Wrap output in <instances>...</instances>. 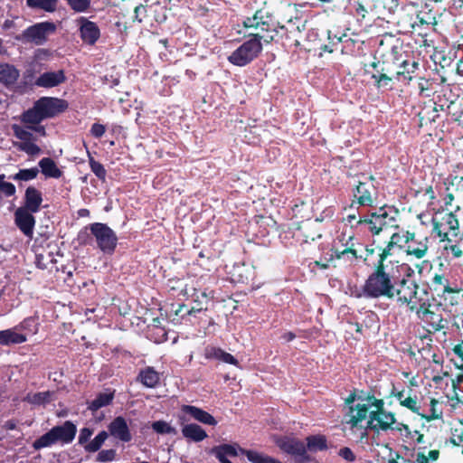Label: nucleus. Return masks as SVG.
Returning a JSON list of instances; mask_svg holds the SVG:
<instances>
[{"mask_svg":"<svg viewBox=\"0 0 463 463\" xmlns=\"http://www.w3.org/2000/svg\"><path fill=\"white\" fill-rule=\"evenodd\" d=\"M379 259L374 266L373 272L365 280L363 286L364 294L369 298H393L394 284L401 269L406 265L400 260L389 259L388 255L377 247Z\"/></svg>","mask_w":463,"mask_h":463,"instance_id":"f257e3e1","label":"nucleus"},{"mask_svg":"<svg viewBox=\"0 0 463 463\" xmlns=\"http://www.w3.org/2000/svg\"><path fill=\"white\" fill-rule=\"evenodd\" d=\"M382 250L393 260H400L399 256L402 251L410 257L421 260L428 254L429 239L410 232H393Z\"/></svg>","mask_w":463,"mask_h":463,"instance_id":"f03ea898","label":"nucleus"},{"mask_svg":"<svg viewBox=\"0 0 463 463\" xmlns=\"http://www.w3.org/2000/svg\"><path fill=\"white\" fill-rule=\"evenodd\" d=\"M65 100L43 97L38 99L33 107L22 115V121L25 124L37 125L45 118H52L67 109Z\"/></svg>","mask_w":463,"mask_h":463,"instance_id":"7ed1b4c3","label":"nucleus"},{"mask_svg":"<svg viewBox=\"0 0 463 463\" xmlns=\"http://www.w3.org/2000/svg\"><path fill=\"white\" fill-rule=\"evenodd\" d=\"M252 38L241 43L236 50H234L228 57L227 60L230 63L243 67L255 60L262 51L261 40L266 42L273 40V35L264 36L260 33H251Z\"/></svg>","mask_w":463,"mask_h":463,"instance_id":"20e7f679","label":"nucleus"},{"mask_svg":"<svg viewBox=\"0 0 463 463\" xmlns=\"http://www.w3.org/2000/svg\"><path fill=\"white\" fill-rule=\"evenodd\" d=\"M76 434V427L71 421H66L61 426L52 428L50 431L40 437L33 442V448L40 449L50 447L58 441L70 443Z\"/></svg>","mask_w":463,"mask_h":463,"instance_id":"39448f33","label":"nucleus"},{"mask_svg":"<svg viewBox=\"0 0 463 463\" xmlns=\"http://www.w3.org/2000/svg\"><path fill=\"white\" fill-rule=\"evenodd\" d=\"M383 404V400L373 398L372 405L374 410L370 411L368 428L376 431H385L393 428L396 423L395 415L392 412L386 411Z\"/></svg>","mask_w":463,"mask_h":463,"instance_id":"423d86ee","label":"nucleus"},{"mask_svg":"<svg viewBox=\"0 0 463 463\" xmlns=\"http://www.w3.org/2000/svg\"><path fill=\"white\" fill-rule=\"evenodd\" d=\"M432 223L433 231L441 241H451L450 237H457L459 234V222L453 213H441L436 215Z\"/></svg>","mask_w":463,"mask_h":463,"instance_id":"0eeeda50","label":"nucleus"},{"mask_svg":"<svg viewBox=\"0 0 463 463\" xmlns=\"http://www.w3.org/2000/svg\"><path fill=\"white\" fill-rule=\"evenodd\" d=\"M98 248L106 254H112L117 246L118 238L115 232L106 224L96 222L90 227Z\"/></svg>","mask_w":463,"mask_h":463,"instance_id":"6e6552de","label":"nucleus"},{"mask_svg":"<svg viewBox=\"0 0 463 463\" xmlns=\"http://www.w3.org/2000/svg\"><path fill=\"white\" fill-rule=\"evenodd\" d=\"M418 289L419 287L412 281L404 279L400 280L398 284L395 281L393 298H396L397 301L408 305L410 309L414 311L421 303L418 296Z\"/></svg>","mask_w":463,"mask_h":463,"instance_id":"1a4fd4ad","label":"nucleus"},{"mask_svg":"<svg viewBox=\"0 0 463 463\" xmlns=\"http://www.w3.org/2000/svg\"><path fill=\"white\" fill-rule=\"evenodd\" d=\"M358 224H365L374 234L386 232L390 228L397 227V221L391 216L385 208H380L377 212L371 213L366 219H359Z\"/></svg>","mask_w":463,"mask_h":463,"instance_id":"9d476101","label":"nucleus"},{"mask_svg":"<svg viewBox=\"0 0 463 463\" xmlns=\"http://www.w3.org/2000/svg\"><path fill=\"white\" fill-rule=\"evenodd\" d=\"M55 31L56 25L52 22L37 23L26 28L22 33L20 39L25 43L42 45L47 41L48 36Z\"/></svg>","mask_w":463,"mask_h":463,"instance_id":"9b49d317","label":"nucleus"},{"mask_svg":"<svg viewBox=\"0 0 463 463\" xmlns=\"http://www.w3.org/2000/svg\"><path fill=\"white\" fill-rule=\"evenodd\" d=\"M416 312L417 317L428 326L431 327V329L435 331H439L444 328L443 318L441 314L436 312L433 309H430V305H426L425 303H420L417 309L414 310Z\"/></svg>","mask_w":463,"mask_h":463,"instance_id":"f8f14e48","label":"nucleus"},{"mask_svg":"<svg viewBox=\"0 0 463 463\" xmlns=\"http://www.w3.org/2000/svg\"><path fill=\"white\" fill-rule=\"evenodd\" d=\"M373 398L366 401L365 403H357L354 406H349V411L345 415V423L350 425L351 428L356 427L360 422L370 416V409Z\"/></svg>","mask_w":463,"mask_h":463,"instance_id":"ddd939ff","label":"nucleus"},{"mask_svg":"<svg viewBox=\"0 0 463 463\" xmlns=\"http://www.w3.org/2000/svg\"><path fill=\"white\" fill-rule=\"evenodd\" d=\"M276 444L285 452L294 455L300 460L307 459V449L305 444L296 439L280 437L276 439Z\"/></svg>","mask_w":463,"mask_h":463,"instance_id":"4468645a","label":"nucleus"},{"mask_svg":"<svg viewBox=\"0 0 463 463\" xmlns=\"http://www.w3.org/2000/svg\"><path fill=\"white\" fill-rule=\"evenodd\" d=\"M81 40L88 44H94L100 36L99 26L85 17L76 20Z\"/></svg>","mask_w":463,"mask_h":463,"instance_id":"2eb2a0df","label":"nucleus"},{"mask_svg":"<svg viewBox=\"0 0 463 463\" xmlns=\"http://www.w3.org/2000/svg\"><path fill=\"white\" fill-rule=\"evenodd\" d=\"M14 222L26 237H33L35 220L30 211L23 207L18 208L14 213Z\"/></svg>","mask_w":463,"mask_h":463,"instance_id":"dca6fc26","label":"nucleus"},{"mask_svg":"<svg viewBox=\"0 0 463 463\" xmlns=\"http://www.w3.org/2000/svg\"><path fill=\"white\" fill-rule=\"evenodd\" d=\"M271 22V17L267 12L258 10L252 17H248L243 21V25L245 28L269 32L272 27Z\"/></svg>","mask_w":463,"mask_h":463,"instance_id":"f3484780","label":"nucleus"},{"mask_svg":"<svg viewBox=\"0 0 463 463\" xmlns=\"http://www.w3.org/2000/svg\"><path fill=\"white\" fill-rule=\"evenodd\" d=\"M12 129L15 137L20 139V142L27 140H36L33 135V131L39 134L40 136H45V128L43 126L27 124V126H21L14 124L12 126Z\"/></svg>","mask_w":463,"mask_h":463,"instance_id":"a211bd4d","label":"nucleus"},{"mask_svg":"<svg viewBox=\"0 0 463 463\" xmlns=\"http://www.w3.org/2000/svg\"><path fill=\"white\" fill-rule=\"evenodd\" d=\"M66 80L64 71L59 70L56 71H47L41 74L35 80V85L43 88H53Z\"/></svg>","mask_w":463,"mask_h":463,"instance_id":"6ab92c4d","label":"nucleus"},{"mask_svg":"<svg viewBox=\"0 0 463 463\" xmlns=\"http://www.w3.org/2000/svg\"><path fill=\"white\" fill-rule=\"evenodd\" d=\"M109 430L111 436L121 441L128 442L131 439V434L127 421L122 417L115 418L109 425Z\"/></svg>","mask_w":463,"mask_h":463,"instance_id":"aec40b11","label":"nucleus"},{"mask_svg":"<svg viewBox=\"0 0 463 463\" xmlns=\"http://www.w3.org/2000/svg\"><path fill=\"white\" fill-rule=\"evenodd\" d=\"M181 294L185 298H194V301L197 305L198 311H202L203 309H206V305L210 298H213V295L208 294L206 291H203L200 294L197 293L196 288L194 286H188L184 285L181 288Z\"/></svg>","mask_w":463,"mask_h":463,"instance_id":"412c9836","label":"nucleus"},{"mask_svg":"<svg viewBox=\"0 0 463 463\" xmlns=\"http://www.w3.org/2000/svg\"><path fill=\"white\" fill-rule=\"evenodd\" d=\"M182 411L187 414H189L194 420L207 424L210 426H215L217 424V420L214 419L207 411L192 405H184L182 407Z\"/></svg>","mask_w":463,"mask_h":463,"instance_id":"4be33fe9","label":"nucleus"},{"mask_svg":"<svg viewBox=\"0 0 463 463\" xmlns=\"http://www.w3.org/2000/svg\"><path fill=\"white\" fill-rule=\"evenodd\" d=\"M210 452L222 463H232L229 460V458H233L238 455L237 447L231 444L215 446L210 450Z\"/></svg>","mask_w":463,"mask_h":463,"instance_id":"5701e85b","label":"nucleus"},{"mask_svg":"<svg viewBox=\"0 0 463 463\" xmlns=\"http://www.w3.org/2000/svg\"><path fill=\"white\" fill-rule=\"evenodd\" d=\"M447 204H451L453 200H463V177H453L449 183V185L447 187Z\"/></svg>","mask_w":463,"mask_h":463,"instance_id":"b1692460","label":"nucleus"},{"mask_svg":"<svg viewBox=\"0 0 463 463\" xmlns=\"http://www.w3.org/2000/svg\"><path fill=\"white\" fill-rule=\"evenodd\" d=\"M182 434L184 438L194 442H200L207 438L205 430L201 426L194 423L184 425Z\"/></svg>","mask_w":463,"mask_h":463,"instance_id":"393cba45","label":"nucleus"},{"mask_svg":"<svg viewBox=\"0 0 463 463\" xmlns=\"http://www.w3.org/2000/svg\"><path fill=\"white\" fill-rule=\"evenodd\" d=\"M19 71L11 64L0 63V83L11 85L16 82L19 78Z\"/></svg>","mask_w":463,"mask_h":463,"instance_id":"a878e982","label":"nucleus"},{"mask_svg":"<svg viewBox=\"0 0 463 463\" xmlns=\"http://www.w3.org/2000/svg\"><path fill=\"white\" fill-rule=\"evenodd\" d=\"M43 202L41 193L33 187L27 188L25 192V209L31 213H37Z\"/></svg>","mask_w":463,"mask_h":463,"instance_id":"bb28decb","label":"nucleus"},{"mask_svg":"<svg viewBox=\"0 0 463 463\" xmlns=\"http://www.w3.org/2000/svg\"><path fill=\"white\" fill-rule=\"evenodd\" d=\"M25 341L26 336L14 329L0 331V345H10L14 344H22Z\"/></svg>","mask_w":463,"mask_h":463,"instance_id":"cd10ccee","label":"nucleus"},{"mask_svg":"<svg viewBox=\"0 0 463 463\" xmlns=\"http://www.w3.org/2000/svg\"><path fill=\"white\" fill-rule=\"evenodd\" d=\"M431 286L433 290L443 294L458 292V289L452 288L449 286V279L442 274H434L431 279Z\"/></svg>","mask_w":463,"mask_h":463,"instance_id":"c85d7f7f","label":"nucleus"},{"mask_svg":"<svg viewBox=\"0 0 463 463\" xmlns=\"http://www.w3.org/2000/svg\"><path fill=\"white\" fill-rule=\"evenodd\" d=\"M42 173L52 178H59L61 176L62 172L57 167L55 162L48 157H44L39 162Z\"/></svg>","mask_w":463,"mask_h":463,"instance_id":"c756f323","label":"nucleus"},{"mask_svg":"<svg viewBox=\"0 0 463 463\" xmlns=\"http://www.w3.org/2000/svg\"><path fill=\"white\" fill-rule=\"evenodd\" d=\"M139 378L141 383L149 388L156 386L160 380L159 373L152 367H147L141 371L139 373Z\"/></svg>","mask_w":463,"mask_h":463,"instance_id":"7c9ffc66","label":"nucleus"},{"mask_svg":"<svg viewBox=\"0 0 463 463\" xmlns=\"http://www.w3.org/2000/svg\"><path fill=\"white\" fill-rule=\"evenodd\" d=\"M114 392L110 391H107L105 392L99 393L96 399H94L90 404L89 409L92 411H95L101 407L109 405L113 400Z\"/></svg>","mask_w":463,"mask_h":463,"instance_id":"2f4dec72","label":"nucleus"},{"mask_svg":"<svg viewBox=\"0 0 463 463\" xmlns=\"http://www.w3.org/2000/svg\"><path fill=\"white\" fill-rule=\"evenodd\" d=\"M354 196L357 197L358 203L361 205H371L373 203L371 193L364 183L360 182L356 186Z\"/></svg>","mask_w":463,"mask_h":463,"instance_id":"473e14b6","label":"nucleus"},{"mask_svg":"<svg viewBox=\"0 0 463 463\" xmlns=\"http://www.w3.org/2000/svg\"><path fill=\"white\" fill-rule=\"evenodd\" d=\"M52 395L51 392L28 393L24 401L33 405H43L52 400Z\"/></svg>","mask_w":463,"mask_h":463,"instance_id":"72a5a7b5","label":"nucleus"},{"mask_svg":"<svg viewBox=\"0 0 463 463\" xmlns=\"http://www.w3.org/2000/svg\"><path fill=\"white\" fill-rule=\"evenodd\" d=\"M58 0H27V5L31 8L41 9L45 12H53L56 9Z\"/></svg>","mask_w":463,"mask_h":463,"instance_id":"f704fd0d","label":"nucleus"},{"mask_svg":"<svg viewBox=\"0 0 463 463\" xmlns=\"http://www.w3.org/2000/svg\"><path fill=\"white\" fill-rule=\"evenodd\" d=\"M307 447L310 451L316 452L326 449V439L325 436L315 435L307 438Z\"/></svg>","mask_w":463,"mask_h":463,"instance_id":"c9c22d12","label":"nucleus"},{"mask_svg":"<svg viewBox=\"0 0 463 463\" xmlns=\"http://www.w3.org/2000/svg\"><path fill=\"white\" fill-rule=\"evenodd\" d=\"M35 140H27L15 143V146L29 156H36L41 153V148L34 143Z\"/></svg>","mask_w":463,"mask_h":463,"instance_id":"e433bc0d","label":"nucleus"},{"mask_svg":"<svg viewBox=\"0 0 463 463\" xmlns=\"http://www.w3.org/2000/svg\"><path fill=\"white\" fill-rule=\"evenodd\" d=\"M108 438L106 431L99 432L91 441L85 445V449L89 452H95L100 449Z\"/></svg>","mask_w":463,"mask_h":463,"instance_id":"4c0bfd02","label":"nucleus"},{"mask_svg":"<svg viewBox=\"0 0 463 463\" xmlns=\"http://www.w3.org/2000/svg\"><path fill=\"white\" fill-rule=\"evenodd\" d=\"M152 429L158 434H176V430L165 420L154 421Z\"/></svg>","mask_w":463,"mask_h":463,"instance_id":"58836bf2","label":"nucleus"},{"mask_svg":"<svg viewBox=\"0 0 463 463\" xmlns=\"http://www.w3.org/2000/svg\"><path fill=\"white\" fill-rule=\"evenodd\" d=\"M246 456L252 463H278L274 458L253 450L247 451Z\"/></svg>","mask_w":463,"mask_h":463,"instance_id":"ea45409f","label":"nucleus"},{"mask_svg":"<svg viewBox=\"0 0 463 463\" xmlns=\"http://www.w3.org/2000/svg\"><path fill=\"white\" fill-rule=\"evenodd\" d=\"M39 173L38 168H28V169H22L17 174L12 176L14 180H20V181H30L34 179Z\"/></svg>","mask_w":463,"mask_h":463,"instance_id":"a19ab883","label":"nucleus"},{"mask_svg":"<svg viewBox=\"0 0 463 463\" xmlns=\"http://www.w3.org/2000/svg\"><path fill=\"white\" fill-rule=\"evenodd\" d=\"M211 355L223 363L237 365L238 361L231 354L224 352L222 349H213Z\"/></svg>","mask_w":463,"mask_h":463,"instance_id":"79ce46f5","label":"nucleus"},{"mask_svg":"<svg viewBox=\"0 0 463 463\" xmlns=\"http://www.w3.org/2000/svg\"><path fill=\"white\" fill-rule=\"evenodd\" d=\"M439 402L435 399L430 400V413L426 415L423 413H420V416L422 419H425L427 421H430L433 420L439 419L442 415L441 411L438 409Z\"/></svg>","mask_w":463,"mask_h":463,"instance_id":"37998d69","label":"nucleus"},{"mask_svg":"<svg viewBox=\"0 0 463 463\" xmlns=\"http://www.w3.org/2000/svg\"><path fill=\"white\" fill-rule=\"evenodd\" d=\"M72 10L78 13L87 11L90 5V0H66Z\"/></svg>","mask_w":463,"mask_h":463,"instance_id":"c03bdc74","label":"nucleus"},{"mask_svg":"<svg viewBox=\"0 0 463 463\" xmlns=\"http://www.w3.org/2000/svg\"><path fill=\"white\" fill-rule=\"evenodd\" d=\"M372 78L374 79L378 88H387L392 82V78L383 73V70L381 71H378L377 73L373 74Z\"/></svg>","mask_w":463,"mask_h":463,"instance_id":"a18cd8bd","label":"nucleus"},{"mask_svg":"<svg viewBox=\"0 0 463 463\" xmlns=\"http://www.w3.org/2000/svg\"><path fill=\"white\" fill-rule=\"evenodd\" d=\"M448 109L453 119L463 126V109H459V107L456 102H450L448 106Z\"/></svg>","mask_w":463,"mask_h":463,"instance_id":"49530a36","label":"nucleus"},{"mask_svg":"<svg viewBox=\"0 0 463 463\" xmlns=\"http://www.w3.org/2000/svg\"><path fill=\"white\" fill-rule=\"evenodd\" d=\"M90 168H91V171L97 175V177H99V179H105V176H106V170L104 168V166L95 161L92 157L90 158Z\"/></svg>","mask_w":463,"mask_h":463,"instance_id":"de8ad7c7","label":"nucleus"},{"mask_svg":"<svg viewBox=\"0 0 463 463\" xmlns=\"http://www.w3.org/2000/svg\"><path fill=\"white\" fill-rule=\"evenodd\" d=\"M418 20L421 24H432L436 25L438 21L436 16L433 15L430 12H421L418 14Z\"/></svg>","mask_w":463,"mask_h":463,"instance_id":"09e8293b","label":"nucleus"},{"mask_svg":"<svg viewBox=\"0 0 463 463\" xmlns=\"http://www.w3.org/2000/svg\"><path fill=\"white\" fill-rule=\"evenodd\" d=\"M402 406L406 407L407 409L417 413L418 415L420 414V406H418L417 400L415 398L411 397L410 395H408L407 398L403 402H402Z\"/></svg>","mask_w":463,"mask_h":463,"instance_id":"8fccbe9b","label":"nucleus"},{"mask_svg":"<svg viewBox=\"0 0 463 463\" xmlns=\"http://www.w3.org/2000/svg\"><path fill=\"white\" fill-rule=\"evenodd\" d=\"M5 176L0 175V190L7 196H11L15 193V187L12 183L4 181Z\"/></svg>","mask_w":463,"mask_h":463,"instance_id":"3c124183","label":"nucleus"},{"mask_svg":"<svg viewBox=\"0 0 463 463\" xmlns=\"http://www.w3.org/2000/svg\"><path fill=\"white\" fill-rule=\"evenodd\" d=\"M116 451L114 449L101 450L98 454L97 459L101 462H109L115 458Z\"/></svg>","mask_w":463,"mask_h":463,"instance_id":"603ef678","label":"nucleus"},{"mask_svg":"<svg viewBox=\"0 0 463 463\" xmlns=\"http://www.w3.org/2000/svg\"><path fill=\"white\" fill-rule=\"evenodd\" d=\"M105 131V126L99 123L93 124L90 128L91 135L97 138L101 137L104 135Z\"/></svg>","mask_w":463,"mask_h":463,"instance_id":"864d4df0","label":"nucleus"},{"mask_svg":"<svg viewBox=\"0 0 463 463\" xmlns=\"http://www.w3.org/2000/svg\"><path fill=\"white\" fill-rule=\"evenodd\" d=\"M347 253H352L354 258H362V255H358V250L353 248V245L344 249L343 250H336L335 254L337 258H341Z\"/></svg>","mask_w":463,"mask_h":463,"instance_id":"5fc2aeb1","label":"nucleus"},{"mask_svg":"<svg viewBox=\"0 0 463 463\" xmlns=\"http://www.w3.org/2000/svg\"><path fill=\"white\" fill-rule=\"evenodd\" d=\"M146 14V9L144 5H139L135 7L134 9V21H137L138 23L142 22V18L140 17L141 14L144 16Z\"/></svg>","mask_w":463,"mask_h":463,"instance_id":"6e6d98bb","label":"nucleus"},{"mask_svg":"<svg viewBox=\"0 0 463 463\" xmlns=\"http://www.w3.org/2000/svg\"><path fill=\"white\" fill-rule=\"evenodd\" d=\"M374 7L383 6L384 8H392L396 5V0H373Z\"/></svg>","mask_w":463,"mask_h":463,"instance_id":"4d7b16f0","label":"nucleus"},{"mask_svg":"<svg viewBox=\"0 0 463 463\" xmlns=\"http://www.w3.org/2000/svg\"><path fill=\"white\" fill-rule=\"evenodd\" d=\"M91 435H92V430L90 429H88V428L82 429L80 430V433L79 436V442L80 444L87 442L90 439V438L91 437Z\"/></svg>","mask_w":463,"mask_h":463,"instance_id":"13d9d810","label":"nucleus"},{"mask_svg":"<svg viewBox=\"0 0 463 463\" xmlns=\"http://www.w3.org/2000/svg\"><path fill=\"white\" fill-rule=\"evenodd\" d=\"M339 455L348 460V461H354L355 457L354 455V453L352 452V450L349 449V448H343L339 450Z\"/></svg>","mask_w":463,"mask_h":463,"instance_id":"bf43d9fd","label":"nucleus"},{"mask_svg":"<svg viewBox=\"0 0 463 463\" xmlns=\"http://www.w3.org/2000/svg\"><path fill=\"white\" fill-rule=\"evenodd\" d=\"M445 249L450 251V253L456 258H458L463 254V251L458 245H450L449 247H446Z\"/></svg>","mask_w":463,"mask_h":463,"instance_id":"052dcab7","label":"nucleus"},{"mask_svg":"<svg viewBox=\"0 0 463 463\" xmlns=\"http://www.w3.org/2000/svg\"><path fill=\"white\" fill-rule=\"evenodd\" d=\"M453 352L461 359L463 365V341L454 346Z\"/></svg>","mask_w":463,"mask_h":463,"instance_id":"680f3d73","label":"nucleus"},{"mask_svg":"<svg viewBox=\"0 0 463 463\" xmlns=\"http://www.w3.org/2000/svg\"><path fill=\"white\" fill-rule=\"evenodd\" d=\"M415 463H429V458L425 456L423 453H419L417 455V458L414 461Z\"/></svg>","mask_w":463,"mask_h":463,"instance_id":"e2e57ef3","label":"nucleus"},{"mask_svg":"<svg viewBox=\"0 0 463 463\" xmlns=\"http://www.w3.org/2000/svg\"><path fill=\"white\" fill-rule=\"evenodd\" d=\"M394 396L399 401L401 405H402V402H403L407 398L404 391H401V392L394 393Z\"/></svg>","mask_w":463,"mask_h":463,"instance_id":"0e129e2a","label":"nucleus"},{"mask_svg":"<svg viewBox=\"0 0 463 463\" xmlns=\"http://www.w3.org/2000/svg\"><path fill=\"white\" fill-rule=\"evenodd\" d=\"M356 12L358 14H360L363 17H364L365 14L367 13V10L365 9V7L364 6L363 4H358V6L356 8Z\"/></svg>","mask_w":463,"mask_h":463,"instance_id":"69168bd1","label":"nucleus"},{"mask_svg":"<svg viewBox=\"0 0 463 463\" xmlns=\"http://www.w3.org/2000/svg\"><path fill=\"white\" fill-rule=\"evenodd\" d=\"M355 401V394L351 393L346 399H345V404L352 406L351 404Z\"/></svg>","mask_w":463,"mask_h":463,"instance_id":"338daca9","label":"nucleus"},{"mask_svg":"<svg viewBox=\"0 0 463 463\" xmlns=\"http://www.w3.org/2000/svg\"><path fill=\"white\" fill-rule=\"evenodd\" d=\"M439 457V451L438 450H430L429 451V458L432 460H436Z\"/></svg>","mask_w":463,"mask_h":463,"instance_id":"774afa93","label":"nucleus"}]
</instances>
